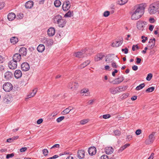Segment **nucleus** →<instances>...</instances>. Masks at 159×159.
<instances>
[{
    "label": "nucleus",
    "mask_w": 159,
    "mask_h": 159,
    "mask_svg": "<svg viewBox=\"0 0 159 159\" xmlns=\"http://www.w3.org/2000/svg\"><path fill=\"white\" fill-rule=\"evenodd\" d=\"M128 1V0H118V3L121 5L125 4Z\"/></svg>",
    "instance_id": "37"
},
{
    "label": "nucleus",
    "mask_w": 159,
    "mask_h": 159,
    "mask_svg": "<svg viewBox=\"0 0 159 159\" xmlns=\"http://www.w3.org/2000/svg\"><path fill=\"white\" fill-rule=\"evenodd\" d=\"M21 70L24 71H27L30 68L29 64L26 62L22 63L21 65Z\"/></svg>",
    "instance_id": "12"
},
{
    "label": "nucleus",
    "mask_w": 159,
    "mask_h": 159,
    "mask_svg": "<svg viewBox=\"0 0 159 159\" xmlns=\"http://www.w3.org/2000/svg\"><path fill=\"white\" fill-rule=\"evenodd\" d=\"M70 2L69 1H65L63 3L62 8L64 11H67L70 9Z\"/></svg>",
    "instance_id": "8"
},
{
    "label": "nucleus",
    "mask_w": 159,
    "mask_h": 159,
    "mask_svg": "<svg viewBox=\"0 0 159 159\" xmlns=\"http://www.w3.org/2000/svg\"><path fill=\"white\" fill-rule=\"evenodd\" d=\"M114 134L115 136H119L120 134V132L118 130H116L114 131Z\"/></svg>",
    "instance_id": "48"
},
{
    "label": "nucleus",
    "mask_w": 159,
    "mask_h": 159,
    "mask_svg": "<svg viewBox=\"0 0 159 159\" xmlns=\"http://www.w3.org/2000/svg\"><path fill=\"white\" fill-rule=\"evenodd\" d=\"M86 51L87 50L86 49L81 50L80 52L74 53V55L77 57H83L86 55V54L85 53Z\"/></svg>",
    "instance_id": "5"
},
{
    "label": "nucleus",
    "mask_w": 159,
    "mask_h": 159,
    "mask_svg": "<svg viewBox=\"0 0 159 159\" xmlns=\"http://www.w3.org/2000/svg\"><path fill=\"white\" fill-rule=\"evenodd\" d=\"M113 149L112 147H107L105 148V152L106 153L110 154L113 152Z\"/></svg>",
    "instance_id": "25"
},
{
    "label": "nucleus",
    "mask_w": 159,
    "mask_h": 159,
    "mask_svg": "<svg viewBox=\"0 0 159 159\" xmlns=\"http://www.w3.org/2000/svg\"><path fill=\"white\" fill-rule=\"evenodd\" d=\"M106 57V61L107 62H108L111 61L113 59L111 55H109L108 56Z\"/></svg>",
    "instance_id": "39"
},
{
    "label": "nucleus",
    "mask_w": 159,
    "mask_h": 159,
    "mask_svg": "<svg viewBox=\"0 0 159 159\" xmlns=\"http://www.w3.org/2000/svg\"><path fill=\"white\" fill-rule=\"evenodd\" d=\"M146 23V22L142 20L138 21L136 23L137 28L140 30H143L144 28V25Z\"/></svg>",
    "instance_id": "6"
},
{
    "label": "nucleus",
    "mask_w": 159,
    "mask_h": 159,
    "mask_svg": "<svg viewBox=\"0 0 159 159\" xmlns=\"http://www.w3.org/2000/svg\"><path fill=\"white\" fill-rule=\"evenodd\" d=\"M110 14V12L109 11H106L104 12L103 16L105 17H107Z\"/></svg>",
    "instance_id": "49"
},
{
    "label": "nucleus",
    "mask_w": 159,
    "mask_h": 159,
    "mask_svg": "<svg viewBox=\"0 0 159 159\" xmlns=\"http://www.w3.org/2000/svg\"><path fill=\"white\" fill-rule=\"evenodd\" d=\"M4 61V58L2 56L0 55V63H2Z\"/></svg>",
    "instance_id": "60"
},
{
    "label": "nucleus",
    "mask_w": 159,
    "mask_h": 159,
    "mask_svg": "<svg viewBox=\"0 0 159 159\" xmlns=\"http://www.w3.org/2000/svg\"><path fill=\"white\" fill-rule=\"evenodd\" d=\"M44 46L42 44H39L37 48V50L39 52H43L45 49Z\"/></svg>",
    "instance_id": "30"
},
{
    "label": "nucleus",
    "mask_w": 159,
    "mask_h": 159,
    "mask_svg": "<svg viewBox=\"0 0 159 159\" xmlns=\"http://www.w3.org/2000/svg\"><path fill=\"white\" fill-rule=\"evenodd\" d=\"M145 9L142 4L136 6L131 12V19L133 20H136L140 18L143 15Z\"/></svg>",
    "instance_id": "1"
},
{
    "label": "nucleus",
    "mask_w": 159,
    "mask_h": 159,
    "mask_svg": "<svg viewBox=\"0 0 159 159\" xmlns=\"http://www.w3.org/2000/svg\"><path fill=\"white\" fill-rule=\"evenodd\" d=\"M152 75L151 73L148 74L146 78V79L147 80L150 81L152 79Z\"/></svg>",
    "instance_id": "46"
},
{
    "label": "nucleus",
    "mask_w": 159,
    "mask_h": 159,
    "mask_svg": "<svg viewBox=\"0 0 159 159\" xmlns=\"http://www.w3.org/2000/svg\"><path fill=\"white\" fill-rule=\"evenodd\" d=\"M43 152V154L45 156H47L48 152V151L47 149H44L42 150Z\"/></svg>",
    "instance_id": "50"
},
{
    "label": "nucleus",
    "mask_w": 159,
    "mask_h": 159,
    "mask_svg": "<svg viewBox=\"0 0 159 159\" xmlns=\"http://www.w3.org/2000/svg\"><path fill=\"white\" fill-rule=\"evenodd\" d=\"M89 91L88 89H83L81 90V93H87V94L85 96H88L89 94V93H88Z\"/></svg>",
    "instance_id": "41"
},
{
    "label": "nucleus",
    "mask_w": 159,
    "mask_h": 159,
    "mask_svg": "<svg viewBox=\"0 0 159 159\" xmlns=\"http://www.w3.org/2000/svg\"><path fill=\"white\" fill-rule=\"evenodd\" d=\"M148 11L150 14L152 15L155 14L158 11L150 5L148 9Z\"/></svg>",
    "instance_id": "19"
},
{
    "label": "nucleus",
    "mask_w": 159,
    "mask_h": 159,
    "mask_svg": "<svg viewBox=\"0 0 159 159\" xmlns=\"http://www.w3.org/2000/svg\"><path fill=\"white\" fill-rule=\"evenodd\" d=\"M100 159H109V158L107 155H103L100 157Z\"/></svg>",
    "instance_id": "52"
},
{
    "label": "nucleus",
    "mask_w": 159,
    "mask_h": 159,
    "mask_svg": "<svg viewBox=\"0 0 159 159\" xmlns=\"http://www.w3.org/2000/svg\"><path fill=\"white\" fill-rule=\"evenodd\" d=\"M60 147V145L58 144H55L52 146L50 148L51 149L53 148H59Z\"/></svg>",
    "instance_id": "51"
},
{
    "label": "nucleus",
    "mask_w": 159,
    "mask_h": 159,
    "mask_svg": "<svg viewBox=\"0 0 159 159\" xmlns=\"http://www.w3.org/2000/svg\"><path fill=\"white\" fill-rule=\"evenodd\" d=\"M34 5V2L31 1H29L25 3V7L27 9H30Z\"/></svg>",
    "instance_id": "21"
},
{
    "label": "nucleus",
    "mask_w": 159,
    "mask_h": 159,
    "mask_svg": "<svg viewBox=\"0 0 159 159\" xmlns=\"http://www.w3.org/2000/svg\"><path fill=\"white\" fill-rule=\"evenodd\" d=\"M155 89L154 87H151L148 88L146 90V92L147 93L152 92Z\"/></svg>",
    "instance_id": "38"
},
{
    "label": "nucleus",
    "mask_w": 159,
    "mask_h": 159,
    "mask_svg": "<svg viewBox=\"0 0 159 159\" xmlns=\"http://www.w3.org/2000/svg\"><path fill=\"white\" fill-rule=\"evenodd\" d=\"M89 121L88 119H84L81 120L80 122V123L81 125H84L87 123Z\"/></svg>",
    "instance_id": "43"
},
{
    "label": "nucleus",
    "mask_w": 159,
    "mask_h": 159,
    "mask_svg": "<svg viewBox=\"0 0 159 159\" xmlns=\"http://www.w3.org/2000/svg\"><path fill=\"white\" fill-rule=\"evenodd\" d=\"M90 62V61L89 60H87L81 64L79 66V67L80 69H82L87 65H88Z\"/></svg>",
    "instance_id": "31"
},
{
    "label": "nucleus",
    "mask_w": 159,
    "mask_h": 159,
    "mask_svg": "<svg viewBox=\"0 0 159 159\" xmlns=\"http://www.w3.org/2000/svg\"><path fill=\"white\" fill-rule=\"evenodd\" d=\"M155 133H156L155 132H152L151 134L149 135L148 138L145 141V143L146 144H150L153 143L155 139V138L154 136L155 134Z\"/></svg>",
    "instance_id": "3"
},
{
    "label": "nucleus",
    "mask_w": 159,
    "mask_h": 159,
    "mask_svg": "<svg viewBox=\"0 0 159 159\" xmlns=\"http://www.w3.org/2000/svg\"><path fill=\"white\" fill-rule=\"evenodd\" d=\"M79 86L78 83L73 82H70L68 85V87L72 90H75Z\"/></svg>",
    "instance_id": "15"
},
{
    "label": "nucleus",
    "mask_w": 159,
    "mask_h": 159,
    "mask_svg": "<svg viewBox=\"0 0 159 159\" xmlns=\"http://www.w3.org/2000/svg\"><path fill=\"white\" fill-rule=\"evenodd\" d=\"M8 67L11 69H15L17 67V62L12 60L8 64Z\"/></svg>",
    "instance_id": "10"
},
{
    "label": "nucleus",
    "mask_w": 159,
    "mask_h": 159,
    "mask_svg": "<svg viewBox=\"0 0 159 159\" xmlns=\"http://www.w3.org/2000/svg\"><path fill=\"white\" fill-rule=\"evenodd\" d=\"M22 72L20 70H16L14 73L15 77L16 79L20 78L22 76Z\"/></svg>",
    "instance_id": "23"
},
{
    "label": "nucleus",
    "mask_w": 159,
    "mask_h": 159,
    "mask_svg": "<svg viewBox=\"0 0 159 159\" xmlns=\"http://www.w3.org/2000/svg\"><path fill=\"white\" fill-rule=\"evenodd\" d=\"M58 113L57 111H54L51 114L50 116H52V117H53L56 116L57 115Z\"/></svg>",
    "instance_id": "54"
},
{
    "label": "nucleus",
    "mask_w": 159,
    "mask_h": 159,
    "mask_svg": "<svg viewBox=\"0 0 159 159\" xmlns=\"http://www.w3.org/2000/svg\"><path fill=\"white\" fill-rule=\"evenodd\" d=\"M21 59V56L19 53H16L13 56V60L17 63L19 62Z\"/></svg>",
    "instance_id": "17"
},
{
    "label": "nucleus",
    "mask_w": 159,
    "mask_h": 159,
    "mask_svg": "<svg viewBox=\"0 0 159 159\" xmlns=\"http://www.w3.org/2000/svg\"><path fill=\"white\" fill-rule=\"evenodd\" d=\"M27 148L26 147H23L21 148L20 149V152H25Z\"/></svg>",
    "instance_id": "59"
},
{
    "label": "nucleus",
    "mask_w": 159,
    "mask_h": 159,
    "mask_svg": "<svg viewBox=\"0 0 159 159\" xmlns=\"http://www.w3.org/2000/svg\"><path fill=\"white\" fill-rule=\"evenodd\" d=\"M16 17L15 14L12 12L9 13L7 15V18L9 21L13 20Z\"/></svg>",
    "instance_id": "27"
},
{
    "label": "nucleus",
    "mask_w": 159,
    "mask_h": 159,
    "mask_svg": "<svg viewBox=\"0 0 159 159\" xmlns=\"http://www.w3.org/2000/svg\"><path fill=\"white\" fill-rule=\"evenodd\" d=\"M64 116H61L57 119L56 120L57 122L59 123L64 118Z\"/></svg>",
    "instance_id": "47"
},
{
    "label": "nucleus",
    "mask_w": 159,
    "mask_h": 159,
    "mask_svg": "<svg viewBox=\"0 0 159 159\" xmlns=\"http://www.w3.org/2000/svg\"><path fill=\"white\" fill-rule=\"evenodd\" d=\"M73 11H69L64 15V17H71L73 16Z\"/></svg>",
    "instance_id": "33"
},
{
    "label": "nucleus",
    "mask_w": 159,
    "mask_h": 159,
    "mask_svg": "<svg viewBox=\"0 0 159 159\" xmlns=\"http://www.w3.org/2000/svg\"><path fill=\"white\" fill-rule=\"evenodd\" d=\"M118 89H119L118 90L119 92H122L125 91L127 89L126 87L124 86L123 87L119 86L118 87Z\"/></svg>",
    "instance_id": "40"
},
{
    "label": "nucleus",
    "mask_w": 159,
    "mask_h": 159,
    "mask_svg": "<svg viewBox=\"0 0 159 159\" xmlns=\"http://www.w3.org/2000/svg\"><path fill=\"white\" fill-rule=\"evenodd\" d=\"M130 145V144L129 143H127L125 144L123 146L121 147L120 149L119 150V152H121L124 150L125 149L128 147Z\"/></svg>",
    "instance_id": "34"
},
{
    "label": "nucleus",
    "mask_w": 159,
    "mask_h": 159,
    "mask_svg": "<svg viewBox=\"0 0 159 159\" xmlns=\"http://www.w3.org/2000/svg\"><path fill=\"white\" fill-rule=\"evenodd\" d=\"M155 43V39L153 38V39H151L148 42V49H151L154 48Z\"/></svg>",
    "instance_id": "13"
},
{
    "label": "nucleus",
    "mask_w": 159,
    "mask_h": 159,
    "mask_svg": "<svg viewBox=\"0 0 159 159\" xmlns=\"http://www.w3.org/2000/svg\"><path fill=\"white\" fill-rule=\"evenodd\" d=\"M124 80V77L123 75L119 77L112 81H110V83L114 84H118Z\"/></svg>",
    "instance_id": "7"
},
{
    "label": "nucleus",
    "mask_w": 159,
    "mask_h": 159,
    "mask_svg": "<svg viewBox=\"0 0 159 159\" xmlns=\"http://www.w3.org/2000/svg\"><path fill=\"white\" fill-rule=\"evenodd\" d=\"M111 66L113 68H117L118 67V66L116 65V62H112Z\"/></svg>",
    "instance_id": "56"
},
{
    "label": "nucleus",
    "mask_w": 159,
    "mask_h": 159,
    "mask_svg": "<svg viewBox=\"0 0 159 159\" xmlns=\"http://www.w3.org/2000/svg\"><path fill=\"white\" fill-rule=\"evenodd\" d=\"M110 117H111V116L110 114H105V115H104L102 117V116H101L100 117V118L101 119L103 118L105 119H106L110 118Z\"/></svg>",
    "instance_id": "44"
},
{
    "label": "nucleus",
    "mask_w": 159,
    "mask_h": 159,
    "mask_svg": "<svg viewBox=\"0 0 159 159\" xmlns=\"http://www.w3.org/2000/svg\"><path fill=\"white\" fill-rule=\"evenodd\" d=\"M123 39L121 38L119 40L113 42L111 44V46L114 47H117L120 46L123 42Z\"/></svg>",
    "instance_id": "11"
},
{
    "label": "nucleus",
    "mask_w": 159,
    "mask_h": 159,
    "mask_svg": "<svg viewBox=\"0 0 159 159\" xmlns=\"http://www.w3.org/2000/svg\"><path fill=\"white\" fill-rule=\"evenodd\" d=\"M4 6V2H0V10L2 9Z\"/></svg>",
    "instance_id": "55"
},
{
    "label": "nucleus",
    "mask_w": 159,
    "mask_h": 159,
    "mask_svg": "<svg viewBox=\"0 0 159 159\" xmlns=\"http://www.w3.org/2000/svg\"><path fill=\"white\" fill-rule=\"evenodd\" d=\"M70 111V110H68V108H67L64 110L62 112V114L63 115H65L68 114Z\"/></svg>",
    "instance_id": "45"
},
{
    "label": "nucleus",
    "mask_w": 159,
    "mask_h": 159,
    "mask_svg": "<svg viewBox=\"0 0 159 159\" xmlns=\"http://www.w3.org/2000/svg\"><path fill=\"white\" fill-rule=\"evenodd\" d=\"M85 152L84 150H81L78 152L77 156L80 159H82L84 157Z\"/></svg>",
    "instance_id": "22"
},
{
    "label": "nucleus",
    "mask_w": 159,
    "mask_h": 159,
    "mask_svg": "<svg viewBox=\"0 0 159 159\" xmlns=\"http://www.w3.org/2000/svg\"><path fill=\"white\" fill-rule=\"evenodd\" d=\"M129 95V94L128 93H126L123 94L121 96V99H124L127 98Z\"/></svg>",
    "instance_id": "42"
},
{
    "label": "nucleus",
    "mask_w": 159,
    "mask_h": 159,
    "mask_svg": "<svg viewBox=\"0 0 159 159\" xmlns=\"http://www.w3.org/2000/svg\"><path fill=\"white\" fill-rule=\"evenodd\" d=\"M118 87L115 88L114 87H111L109 89L110 92L112 94H115L119 92Z\"/></svg>",
    "instance_id": "20"
},
{
    "label": "nucleus",
    "mask_w": 159,
    "mask_h": 159,
    "mask_svg": "<svg viewBox=\"0 0 159 159\" xmlns=\"http://www.w3.org/2000/svg\"><path fill=\"white\" fill-rule=\"evenodd\" d=\"M136 59H137V61H136L137 64H140L141 61V59L140 58H139L138 57L136 58Z\"/></svg>",
    "instance_id": "64"
},
{
    "label": "nucleus",
    "mask_w": 159,
    "mask_h": 159,
    "mask_svg": "<svg viewBox=\"0 0 159 159\" xmlns=\"http://www.w3.org/2000/svg\"><path fill=\"white\" fill-rule=\"evenodd\" d=\"M141 133V130L140 129H138L136 130L135 134L137 135H139Z\"/></svg>",
    "instance_id": "57"
},
{
    "label": "nucleus",
    "mask_w": 159,
    "mask_h": 159,
    "mask_svg": "<svg viewBox=\"0 0 159 159\" xmlns=\"http://www.w3.org/2000/svg\"><path fill=\"white\" fill-rule=\"evenodd\" d=\"M37 91V88H35V89H34L33 90L32 92L30 93L29 95H27L28 98H26V99H28V98H30L31 97H34L36 94Z\"/></svg>",
    "instance_id": "29"
},
{
    "label": "nucleus",
    "mask_w": 159,
    "mask_h": 159,
    "mask_svg": "<svg viewBox=\"0 0 159 159\" xmlns=\"http://www.w3.org/2000/svg\"><path fill=\"white\" fill-rule=\"evenodd\" d=\"M154 28V26L152 25H149V29L150 31H152L153 30V29Z\"/></svg>",
    "instance_id": "63"
},
{
    "label": "nucleus",
    "mask_w": 159,
    "mask_h": 159,
    "mask_svg": "<svg viewBox=\"0 0 159 159\" xmlns=\"http://www.w3.org/2000/svg\"><path fill=\"white\" fill-rule=\"evenodd\" d=\"M105 56V54L103 53H100L95 56L94 57L95 61H98L101 60Z\"/></svg>",
    "instance_id": "14"
},
{
    "label": "nucleus",
    "mask_w": 159,
    "mask_h": 159,
    "mask_svg": "<svg viewBox=\"0 0 159 159\" xmlns=\"http://www.w3.org/2000/svg\"><path fill=\"white\" fill-rule=\"evenodd\" d=\"M53 20L54 23L57 24L58 26L60 27H64L66 23V20L59 15L55 16L53 17Z\"/></svg>",
    "instance_id": "2"
},
{
    "label": "nucleus",
    "mask_w": 159,
    "mask_h": 159,
    "mask_svg": "<svg viewBox=\"0 0 159 159\" xmlns=\"http://www.w3.org/2000/svg\"><path fill=\"white\" fill-rule=\"evenodd\" d=\"M157 11L159 10V1H156L150 4Z\"/></svg>",
    "instance_id": "26"
},
{
    "label": "nucleus",
    "mask_w": 159,
    "mask_h": 159,
    "mask_svg": "<svg viewBox=\"0 0 159 159\" xmlns=\"http://www.w3.org/2000/svg\"><path fill=\"white\" fill-rule=\"evenodd\" d=\"M128 49L127 48H125V49H122L121 51L124 52L125 54H127L128 52Z\"/></svg>",
    "instance_id": "58"
},
{
    "label": "nucleus",
    "mask_w": 159,
    "mask_h": 159,
    "mask_svg": "<svg viewBox=\"0 0 159 159\" xmlns=\"http://www.w3.org/2000/svg\"><path fill=\"white\" fill-rule=\"evenodd\" d=\"M14 155V153H12L10 154H8L6 156V158L8 159L10 158H11L13 157Z\"/></svg>",
    "instance_id": "53"
},
{
    "label": "nucleus",
    "mask_w": 159,
    "mask_h": 159,
    "mask_svg": "<svg viewBox=\"0 0 159 159\" xmlns=\"http://www.w3.org/2000/svg\"><path fill=\"white\" fill-rule=\"evenodd\" d=\"M43 43L48 47L51 46L53 43L52 39H48L46 38H43Z\"/></svg>",
    "instance_id": "9"
},
{
    "label": "nucleus",
    "mask_w": 159,
    "mask_h": 159,
    "mask_svg": "<svg viewBox=\"0 0 159 159\" xmlns=\"http://www.w3.org/2000/svg\"><path fill=\"white\" fill-rule=\"evenodd\" d=\"M145 86V84L144 83L141 84L137 86L135 89L136 90H139L143 89Z\"/></svg>",
    "instance_id": "36"
},
{
    "label": "nucleus",
    "mask_w": 159,
    "mask_h": 159,
    "mask_svg": "<svg viewBox=\"0 0 159 159\" xmlns=\"http://www.w3.org/2000/svg\"><path fill=\"white\" fill-rule=\"evenodd\" d=\"M13 88L12 84L10 83L7 82L3 85V89L6 92H9L12 90Z\"/></svg>",
    "instance_id": "4"
},
{
    "label": "nucleus",
    "mask_w": 159,
    "mask_h": 159,
    "mask_svg": "<svg viewBox=\"0 0 159 159\" xmlns=\"http://www.w3.org/2000/svg\"><path fill=\"white\" fill-rule=\"evenodd\" d=\"M48 35L49 37H52L54 36L55 33V30L53 27H50L48 30Z\"/></svg>",
    "instance_id": "16"
},
{
    "label": "nucleus",
    "mask_w": 159,
    "mask_h": 159,
    "mask_svg": "<svg viewBox=\"0 0 159 159\" xmlns=\"http://www.w3.org/2000/svg\"><path fill=\"white\" fill-rule=\"evenodd\" d=\"M18 41V38L16 37H13L10 39V42L13 44H16Z\"/></svg>",
    "instance_id": "32"
},
{
    "label": "nucleus",
    "mask_w": 159,
    "mask_h": 159,
    "mask_svg": "<svg viewBox=\"0 0 159 159\" xmlns=\"http://www.w3.org/2000/svg\"><path fill=\"white\" fill-rule=\"evenodd\" d=\"M19 52L20 55H21L23 56H25L27 54V50L25 48L22 47L20 49Z\"/></svg>",
    "instance_id": "24"
},
{
    "label": "nucleus",
    "mask_w": 159,
    "mask_h": 159,
    "mask_svg": "<svg viewBox=\"0 0 159 159\" xmlns=\"http://www.w3.org/2000/svg\"><path fill=\"white\" fill-rule=\"evenodd\" d=\"M12 75V74L11 72L7 71L5 73L4 77L7 80H9L11 78Z\"/></svg>",
    "instance_id": "28"
},
{
    "label": "nucleus",
    "mask_w": 159,
    "mask_h": 159,
    "mask_svg": "<svg viewBox=\"0 0 159 159\" xmlns=\"http://www.w3.org/2000/svg\"><path fill=\"white\" fill-rule=\"evenodd\" d=\"M132 69L136 71L138 70V67L136 65H134L132 66Z\"/></svg>",
    "instance_id": "62"
},
{
    "label": "nucleus",
    "mask_w": 159,
    "mask_h": 159,
    "mask_svg": "<svg viewBox=\"0 0 159 159\" xmlns=\"http://www.w3.org/2000/svg\"><path fill=\"white\" fill-rule=\"evenodd\" d=\"M61 4V2L59 0H55L54 2V5L56 7H59Z\"/></svg>",
    "instance_id": "35"
},
{
    "label": "nucleus",
    "mask_w": 159,
    "mask_h": 159,
    "mask_svg": "<svg viewBox=\"0 0 159 159\" xmlns=\"http://www.w3.org/2000/svg\"><path fill=\"white\" fill-rule=\"evenodd\" d=\"M88 152L90 155H94L96 152V148L94 147H91L89 148Z\"/></svg>",
    "instance_id": "18"
},
{
    "label": "nucleus",
    "mask_w": 159,
    "mask_h": 159,
    "mask_svg": "<svg viewBox=\"0 0 159 159\" xmlns=\"http://www.w3.org/2000/svg\"><path fill=\"white\" fill-rule=\"evenodd\" d=\"M43 121V119L40 118L37 121V124H40Z\"/></svg>",
    "instance_id": "61"
}]
</instances>
